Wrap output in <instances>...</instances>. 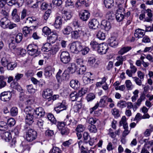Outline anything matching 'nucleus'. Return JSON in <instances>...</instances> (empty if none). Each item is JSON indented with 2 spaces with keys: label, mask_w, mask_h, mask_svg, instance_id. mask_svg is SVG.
<instances>
[{
  "label": "nucleus",
  "mask_w": 153,
  "mask_h": 153,
  "mask_svg": "<svg viewBox=\"0 0 153 153\" xmlns=\"http://www.w3.org/2000/svg\"><path fill=\"white\" fill-rule=\"evenodd\" d=\"M92 75V74L90 72L86 73L84 74L82 77V80L83 83L84 85H87L90 83L91 80V76Z\"/></svg>",
  "instance_id": "16"
},
{
  "label": "nucleus",
  "mask_w": 153,
  "mask_h": 153,
  "mask_svg": "<svg viewBox=\"0 0 153 153\" xmlns=\"http://www.w3.org/2000/svg\"><path fill=\"white\" fill-rule=\"evenodd\" d=\"M101 27L105 30L108 31L111 27V25L110 22L105 20L101 22Z\"/></svg>",
  "instance_id": "23"
},
{
  "label": "nucleus",
  "mask_w": 153,
  "mask_h": 153,
  "mask_svg": "<svg viewBox=\"0 0 153 153\" xmlns=\"http://www.w3.org/2000/svg\"><path fill=\"white\" fill-rule=\"evenodd\" d=\"M10 113L13 116H16L18 113V109L15 107H12L10 110Z\"/></svg>",
  "instance_id": "59"
},
{
  "label": "nucleus",
  "mask_w": 153,
  "mask_h": 153,
  "mask_svg": "<svg viewBox=\"0 0 153 153\" xmlns=\"http://www.w3.org/2000/svg\"><path fill=\"white\" fill-rule=\"evenodd\" d=\"M22 39V34L19 33L16 36L15 38V41L17 43H19L21 41Z\"/></svg>",
  "instance_id": "58"
},
{
  "label": "nucleus",
  "mask_w": 153,
  "mask_h": 153,
  "mask_svg": "<svg viewBox=\"0 0 153 153\" xmlns=\"http://www.w3.org/2000/svg\"><path fill=\"white\" fill-rule=\"evenodd\" d=\"M81 42L76 41L72 42L70 45V49L71 52L77 53L79 52Z\"/></svg>",
  "instance_id": "10"
},
{
  "label": "nucleus",
  "mask_w": 153,
  "mask_h": 153,
  "mask_svg": "<svg viewBox=\"0 0 153 153\" xmlns=\"http://www.w3.org/2000/svg\"><path fill=\"white\" fill-rule=\"evenodd\" d=\"M49 42L44 44L42 48V50L43 52H48L52 49V45Z\"/></svg>",
  "instance_id": "32"
},
{
  "label": "nucleus",
  "mask_w": 153,
  "mask_h": 153,
  "mask_svg": "<svg viewBox=\"0 0 153 153\" xmlns=\"http://www.w3.org/2000/svg\"><path fill=\"white\" fill-rule=\"evenodd\" d=\"M66 125V124L65 123V120L63 122H58L56 124L57 127L60 131L65 127Z\"/></svg>",
  "instance_id": "51"
},
{
  "label": "nucleus",
  "mask_w": 153,
  "mask_h": 153,
  "mask_svg": "<svg viewBox=\"0 0 153 153\" xmlns=\"http://www.w3.org/2000/svg\"><path fill=\"white\" fill-rule=\"evenodd\" d=\"M70 77L68 71L65 70L61 76V81L62 80H68Z\"/></svg>",
  "instance_id": "47"
},
{
  "label": "nucleus",
  "mask_w": 153,
  "mask_h": 153,
  "mask_svg": "<svg viewBox=\"0 0 153 153\" xmlns=\"http://www.w3.org/2000/svg\"><path fill=\"white\" fill-rule=\"evenodd\" d=\"M7 4L8 5L10 6H12L13 5L16 4L19 7L21 6L22 5V3L20 4L17 2L16 0H7Z\"/></svg>",
  "instance_id": "43"
},
{
  "label": "nucleus",
  "mask_w": 153,
  "mask_h": 153,
  "mask_svg": "<svg viewBox=\"0 0 153 153\" xmlns=\"http://www.w3.org/2000/svg\"><path fill=\"white\" fill-rule=\"evenodd\" d=\"M79 16L82 20L83 21H86L89 19L90 14L88 11L84 10L80 13Z\"/></svg>",
  "instance_id": "22"
},
{
  "label": "nucleus",
  "mask_w": 153,
  "mask_h": 153,
  "mask_svg": "<svg viewBox=\"0 0 153 153\" xmlns=\"http://www.w3.org/2000/svg\"><path fill=\"white\" fill-rule=\"evenodd\" d=\"M17 65V64L16 63L10 61L5 67L6 68L7 70L12 71L16 67Z\"/></svg>",
  "instance_id": "35"
},
{
  "label": "nucleus",
  "mask_w": 153,
  "mask_h": 153,
  "mask_svg": "<svg viewBox=\"0 0 153 153\" xmlns=\"http://www.w3.org/2000/svg\"><path fill=\"white\" fill-rule=\"evenodd\" d=\"M60 58L61 62L64 64L68 63L71 60L70 54L67 51H64L61 53Z\"/></svg>",
  "instance_id": "8"
},
{
  "label": "nucleus",
  "mask_w": 153,
  "mask_h": 153,
  "mask_svg": "<svg viewBox=\"0 0 153 153\" xmlns=\"http://www.w3.org/2000/svg\"><path fill=\"white\" fill-rule=\"evenodd\" d=\"M110 45L114 47L117 46L118 44V42L115 37H111L110 38L108 41Z\"/></svg>",
  "instance_id": "33"
},
{
  "label": "nucleus",
  "mask_w": 153,
  "mask_h": 153,
  "mask_svg": "<svg viewBox=\"0 0 153 153\" xmlns=\"http://www.w3.org/2000/svg\"><path fill=\"white\" fill-rule=\"evenodd\" d=\"M131 49V47L130 46L124 47L122 48L118 52L119 55H122L128 52Z\"/></svg>",
  "instance_id": "36"
},
{
  "label": "nucleus",
  "mask_w": 153,
  "mask_h": 153,
  "mask_svg": "<svg viewBox=\"0 0 153 153\" xmlns=\"http://www.w3.org/2000/svg\"><path fill=\"white\" fill-rule=\"evenodd\" d=\"M99 122L98 119L93 117L89 118L88 120V123L91 124V125H94L96 123H98Z\"/></svg>",
  "instance_id": "55"
},
{
  "label": "nucleus",
  "mask_w": 153,
  "mask_h": 153,
  "mask_svg": "<svg viewBox=\"0 0 153 153\" xmlns=\"http://www.w3.org/2000/svg\"><path fill=\"white\" fill-rule=\"evenodd\" d=\"M95 97V95L93 93H90L88 94L86 97V99L88 102L92 101Z\"/></svg>",
  "instance_id": "64"
},
{
  "label": "nucleus",
  "mask_w": 153,
  "mask_h": 153,
  "mask_svg": "<svg viewBox=\"0 0 153 153\" xmlns=\"http://www.w3.org/2000/svg\"><path fill=\"white\" fill-rule=\"evenodd\" d=\"M42 31L43 33L47 35H49L51 33V30L47 27H44Z\"/></svg>",
  "instance_id": "61"
},
{
  "label": "nucleus",
  "mask_w": 153,
  "mask_h": 153,
  "mask_svg": "<svg viewBox=\"0 0 153 153\" xmlns=\"http://www.w3.org/2000/svg\"><path fill=\"white\" fill-rule=\"evenodd\" d=\"M78 94L75 91L72 92L70 95V99L72 101L76 100L79 97Z\"/></svg>",
  "instance_id": "50"
},
{
  "label": "nucleus",
  "mask_w": 153,
  "mask_h": 153,
  "mask_svg": "<svg viewBox=\"0 0 153 153\" xmlns=\"http://www.w3.org/2000/svg\"><path fill=\"white\" fill-rule=\"evenodd\" d=\"M10 62L9 59L6 56L2 57L0 61L2 65L5 67Z\"/></svg>",
  "instance_id": "41"
},
{
  "label": "nucleus",
  "mask_w": 153,
  "mask_h": 153,
  "mask_svg": "<svg viewBox=\"0 0 153 153\" xmlns=\"http://www.w3.org/2000/svg\"><path fill=\"white\" fill-rule=\"evenodd\" d=\"M83 32H84L80 28L72 31L71 33V37L73 39H77L80 37L82 33H83Z\"/></svg>",
  "instance_id": "18"
},
{
  "label": "nucleus",
  "mask_w": 153,
  "mask_h": 153,
  "mask_svg": "<svg viewBox=\"0 0 153 153\" xmlns=\"http://www.w3.org/2000/svg\"><path fill=\"white\" fill-rule=\"evenodd\" d=\"M88 129L91 133H95L97 132V130L96 126L94 125H90L88 127Z\"/></svg>",
  "instance_id": "52"
},
{
  "label": "nucleus",
  "mask_w": 153,
  "mask_h": 153,
  "mask_svg": "<svg viewBox=\"0 0 153 153\" xmlns=\"http://www.w3.org/2000/svg\"><path fill=\"white\" fill-rule=\"evenodd\" d=\"M116 59L117 61L115 63V65L116 66H118L122 65L123 62L126 60V56L119 55L117 57Z\"/></svg>",
  "instance_id": "24"
},
{
  "label": "nucleus",
  "mask_w": 153,
  "mask_h": 153,
  "mask_svg": "<svg viewBox=\"0 0 153 153\" xmlns=\"http://www.w3.org/2000/svg\"><path fill=\"white\" fill-rule=\"evenodd\" d=\"M72 31V27L69 25H68L64 27L62 30L63 33L65 35H69Z\"/></svg>",
  "instance_id": "34"
},
{
  "label": "nucleus",
  "mask_w": 153,
  "mask_h": 153,
  "mask_svg": "<svg viewBox=\"0 0 153 153\" xmlns=\"http://www.w3.org/2000/svg\"><path fill=\"white\" fill-rule=\"evenodd\" d=\"M2 138L6 142H9L11 138V133L8 131L3 133L1 134Z\"/></svg>",
  "instance_id": "30"
},
{
  "label": "nucleus",
  "mask_w": 153,
  "mask_h": 153,
  "mask_svg": "<svg viewBox=\"0 0 153 153\" xmlns=\"http://www.w3.org/2000/svg\"><path fill=\"white\" fill-rule=\"evenodd\" d=\"M38 46L34 44H30L27 47V53L31 56L38 55L39 54V53L38 51Z\"/></svg>",
  "instance_id": "6"
},
{
  "label": "nucleus",
  "mask_w": 153,
  "mask_h": 153,
  "mask_svg": "<svg viewBox=\"0 0 153 153\" xmlns=\"http://www.w3.org/2000/svg\"><path fill=\"white\" fill-rule=\"evenodd\" d=\"M47 117L48 120H50L51 123L54 124H56V120L52 114L48 113V114Z\"/></svg>",
  "instance_id": "45"
},
{
  "label": "nucleus",
  "mask_w": 153,
  "mask_h": 153,
  "mask_svg": "<svg viewBox=\"0 0 153 153\" xmlns=\"http://www.w3.org/2000/svg\"><path fill=\"white\" fill-rule=\"evenodd\" d=\"M132 78L134 79V81L137 85L139 86H141L142 85V81L143 80L136 76L132 77Z\"/></svg>",
  "instance_id": "62"
},
{
  "label": "nucleus",
  "mask_w": 153,
  "mask_h": 153,
  "mask_svg": "<svg viewBox=\"0 0 153 153\" xmlns=\"http://www.w3.org/2000/svg\"><path fill=\"white\" fill-rule=\"evenodd\" d=\"M70 85L74 89H78L80 86V84L78 81L77 80L73 79L70 82Z\"/></svg>",
  "instance_id": "31"
},
{
  "label": "nucleus",
  "mask_w": 153,
  "mask_h": 153,
  "mask_svg": "<svg viewBox=\"0 0 153 153\" xmlns=\"http://www.w3.org/2000/svg\"><path fill=\"white\" fill-rule=\"evenodd\" d=\"M16 123L15 120L13 118H10L7 120V123L10 126H13Z\"/></svg>",
  "instance_id": "63"
},
{
  "label": "nucleus",
  "mask_w": 153,
  "mask_h": 153,
  "mask_svg": "<svg viewBox=\"0 0 153 153\" xmlns=\"http://www.w3.org/2000/svg\"><path fill=\"white\" fill-rule=\"evenodd\" d=\"M62 151L59 148L53 146L52 149L50 150V153H61Z\"/></svg>",
  "instance_id": "57"
},
{
  "label": "nucleus",
  "mask_w": 153,
  "mask_h": 153,
  "mask_svg": "<svg viewBox=\"0 0 153 153\" xmlns=\"http://www.w3.org/2000/svg\"><path fill=\"white\" fill-rule=\"evenodd\" d=\"M126 101L123 100L119 101L117 103V106L120 108L122 109L126 106Z\"/></svg>",
  "instance_id": "49"
},
{
  "label": "nucleus",
  "mask_w": 153,
  "mask_h": 153,
  "mask_svg": "<svg viewBox=\"0 0 153 153\" xmlns=\"http://www.w3.org/2000/svg\"><path fill=\"white\" fill-rule=\"evenodd\" d=\"M54 69L52 67L49 66L46 68L45 71V75L46 78L50 77L52 75V71H54Z\"/></svg>",
  "instance_id": "28"
},
{
  "label": "nucleus",
  "mask_w": 153,
  "mask_h": 153,
  "mask_svg": "<svg viewBox=\"0 0 153 153\" xmlns=\"http://www.w3.org/2000/svg\"><path fill=\"white\" fill-rule=\"evenodd\" d=\"M25 111L26 114L25 117V122L26 124L30 125L33 123L34 119L36 118L35 116L33 114L31 110L30 109L29 111L27 112L25 110Z\"/></svg>",
  "instance_id": "7"
},
{
  "label": "nucleus",
  "mask_w": 153,
  "mask_h": 153,
  "mask_svg": "<svg viewBox=\"0 0 153 153\" xmlns=\"http://www.w3.org/2000/svg\"><path fill=\"white\" fill-rule=\"evenodd\" d=\"M5 78L3 75L0 76V88L4 87L6 85V82L4 81Z\"/></svg>",
  "instance_id": "54"
},
{
  "label": "nucleus",
  "mask_w": 153,
  "mask_h": 153,
  "mask_svg": "<svg viewBox=\"0 0 153 153\" xmlns=\"http://www.w3.org/2000/svg\"><path fill=\"white\" fill-rule=\"evenodd\" d=\"M85 129V127L84 125L79 124L77 126L76 129V131L77 132H82Z\"/></svg>",
  "instance_id": "60"
},
{
  "label": "nucleus",
  "mask_w": 153,
  "mask_h": 153,
  "mask_svg": "<svg viewBox=\"0 0 153 153\" xmlns=\"http://www.w3.org/2000/svg\"><path fill=\"white\" fill-rule=\"evenodd\" d=\"M111 113L115 118H117L120 116V111L117 108H114L112 109Z\"/></svg>",
  "instance_id": "53"
},
{
  "label": "nucleus",
  "mask_w": 153,
  "mask_h": 153,
  "mask_svg": "<svg viewBox=\"0 0 153 153\" xmlns=\"http://www.w3.org/2000/svg\"><path fill=\"white\" fill-rule=\"evenodd\" d=\"M36 26H33L30 27L27 26L24 27L23 28V33L25 36H27L28 34L32 32V30L35 29Z\"/></svg>",
  "instance_id": "25"
},
{
  "label": "nucleus",
  "mask_w": 153,
  "mask_h": 153,
  "mask_svg": "<svg viewBox=\"0 0 153 153\" xmlns=\"http://www.w3.org/2000/svg\"><path fill=\"white\" fill-rule=\"evenodd\" d=\"M10 86L12 88L16 89L19 91L22 90L20 86L17 82L15 81L14 80L11 83Z\"/></svg>",
  "instance_id": "39"
},
{
  "label": "nucleus",
  "mask_w": 153,
  "mask_h": 153,
  "mask_svg": "<svg viewBox=\"0 0 153 153\" xmlns=\"http://www.w3.org/2000/svg\"><path fill=\"white\" fill-rule=\"evenodd\" d=\"M65 123L67 125L70 126L71 127H74L77 124V121L74 119L70 117L68 115L66 116L64 120Z\"/></svg>",
  "instance_id": "14"
},
{
  "label": "nucleus",
  "mask_w": 153,
  "mask_h": 153,
  "mask_svg": "<svg viewBox=\"0 0 153 153\" xmlns=\"http://www.w3.org/2000/svg\"><path fill=\"white\" fill-rule=\"evenodd\" d=\"M62 22V19L61 17L57 16L55 18L54 26L56 29H59L61 27Z\"/></svg>",
  "instance_id": "21"
},
{
  "label": "nucleus",
  "mask_w": 153,
  "mask_h": 153,
  "mask_svg": "<svg viewBox=\"0 0 153 153\" xmlns=\"http://www.w3.org/2000/svg\"><path fill=\"white\" fill-rule=\"evenodd\" d=\"M10 11V8L7 6L0 8V13L5 17L8 16Z\"/></svg>",
  "instance_id": "27"
},
{
  "label": "nucleus",
  "mask_w": 153,
  "mask_h": 153,
  "mask_svg": "<svg viewBox=\"0 0 153 153\" xmlns=\"http://www.w3.org/2000/svg\"><path fill=\"white\" fill-rule=\"evenodd\" d=\"M0 25L3 28L11 29L17 26L16 24L11 22L7 17L2 18L0 20Z\"/></svg>",
  "instance_id": "4"
},
{
  "label": "nucleus",
  "mask_w": 153,
  "mask_h": 153,
  "mask_svg": "<svg viewBox=\"0 0 153 153\" xmlns=\"http://www.w3.org/2000/svg\"><path fill=\"white\" fill-rule=\"evenodd\" d=\"M126 87L128 90H131L134 88V85L130 80H126L125 82Z\"/></svg>",
  "instance_id": "44"
},
{
  "label": "nucleus",
  "mask_w": 153,
  "mask_h": 153,
  "mask_svg": "<svg viewBox=\"0 0 153 153\" xmlns=\"http://www.w3.org/2000/svg\"><path fill=\"white\" fill-rule=\"evenodd\" d=\"M90 45L92 49L94 50L98 51L100 46V44L95 41H92L90 43Z\"/></svg>",
  "instance_id": "42"
},
{
  "label": "nucleus",
  "mask_w": 153,
  "mask_h": 153,
  "mask_svg": "<svg viewBox=\"0 0 153 153\" xmlns=\"http://www.w3.org/2000/svg\"><path fill=\"white\" fill-rule=\"evenodd\" d=\"M152 10L148 9L141 11V13L139 16V19L140 20H143L144 22H150L152 20Z\"/></svg>",
  "instance_id": "3"
},
{
  "label": "nucleus",
  "mask_w": 153,
  "mask_h": 153,
  "mask_svg": "<svg viewBox=\"0 0 153 153\" xmlns=\"http://www.w3.org/2000/svg\"><path fill=\"white\" fill-rule=\"evenodd\" d=\"M67 108V105L65 100L62 101L61 102L57 103L54 107V110L57 113H59L61 111L65 110Z\"/></svg>",
  "instance_id": "11"
},
{
  "label": "nucleus",
  "mask_w": 153,
  "mask_h": 153,
  "mask_svg": "<svg viewBox=\"0 0 153 153\" xmlns=\"http://www.w3.org/2000/svg\"><path fill=\"white\" fill-rule=\"evenodd\" d=\"M130 69L126 71V74L129 77H132L133 75L137 71V68L132 63L130 64Z\"/></svg>",
  "instance_id": "17"
},
{
  "label": "nucleus",
  "mask_w": 153,
  "mask_h": 153,
  "mask_svg": "<svg viewBox=\"0 0 153 153\" xmlns=\"http://www.w3.org/2000/svg\"><path fill=\"white\" fill-rule=\"evenodd\" d=\"M58 38V36L56 33L52 34L47 37V42L51 43H53L55 42Z\"/></svg>",
  "instance_id": "29"
},
{
  "label": "nucleus",
  "mask_w": 153,
  "mask_h": 153,
  "mask_svg": "<svg viewBox=\"0 0 153 153\" xmlns=\"http://www.w3.org/2000/svg\"><path fill=\"white\" fill-rule=\"evenodd\" d=\"M19 100L21 101H24L26 105H30L33 101L32 98L28 96L23 93H21L19 94Z\"/></svg>",
  "instance_id": "9"
},
{
  "label": "nucleus",
  "mask_w": 153,
  "mask_h": 153,
  "mask_svg": "<svg viewBox=\"0 0 153 153\" xmlns=\"http://www.w3.org/2000/svg\"><path fill=\"white\" fill-rule=\"evenodd\" d=\"M125 3L123 1H121V3H118V9L117 10V13L116 14V20L118 22L122 21L124 17L125 10L124 8Z\"/></svg>",
  "instance_id": "1"
},
{
  "label": "nucleus",
  "mask_w": 153,
  "mask_h": 153,
  "mask_svg": "<svg viewBox=\"0 0 153 153\" xmlns=\"http://www.w3.org/2000/svg\"><path fill=\"white\" fill-rule=\"evenodd\" d=\"M146 98L145 95L144 94H142L141 95L140 97L138 99L136 102V104L138 106H140L142 101L144 100Z\"/></svg>",
  "instance_id": "56"
},
{
  "label": "nucleus",
  "mask_w": 153,
  "mask_h": 153,
  "mask_svg": "<svg viewBox=\"0 0 153 153\" xmlns=\"http://www.w3.org/2000/svg\"><path fill=\"white\" fill-rule=\"evenodd\" d=\"M52 95V91L50 89H45L42 93V96L44 98L48 100V101L51 100V98Z\"/></svg>",
  "instance_id": "19"
},
{
  "label": "nucleus",
  "mask_w": 153,
  "mask_h": 153,
  "mask_svg": "<svg viewBox=\"0 0 153 153\" xmlns=\"http://www.w3.org/2000/svg\"><path fill=\"white\" fill-rule=\"evenodd\" d=\"M108 45L105 44H100V46L97 51L98 53L100 54H105L108 49Z\"/></svg>",
  "instance_id": "15"
},
{
  "label": "nucleus",
  "mask_w": 153,
  "mask_h": 153,
  "mask_svg": "<svg viewBox=\"0 0 153 153\" xmlns=\"http://www.w3.org/2000/svg\"><path fill=\"white\" fill-rule=\"evenodd\" d=\"M24 129L26 131V139L28 142H31L36 139L37 136L36 131L34 129L25 126Z\"/></svg>",
  "instance_id": "2"
},
{
  "label": "nucleus",
  "mask_w": 153,
  "mask_h": 153,
  "mask_svg": "<svg viewBox=\"0 0 153 153\" xmlns=\"http://www.w3.org/2000/svg\"><path fill=\"white\" fill-rule=\"evenodd\" d=\"M97 38L101 40H104L105 38V34L101 31H99L96 35Z\"/></svg>",
  "instance_id": "48"
},
{
  "label": "nucleus",
  "mask_w": 153,
  "mask_h": 153,
  "mask_svg": "<svg viewBox=\"0 0 153 153\" xmlns=\"http://www.w3.org/2000/svg\"><path fill=\"white\" fill-rule=\"evenodd\" d=\"M110 97H108L106 96L102 97L99 102H97L100 107H104L108 105V102H110Z\"/></svg>",
  "instance_id": "13"
},
{
  "label": "nucleus",
  "mask_w": 153,
  "mask_h": 153,
  "mask_svg": "<svg viewBox=\"0 0 153 153\" xmlns=\"http://www.w3.org/2000/svg\"><path fill=\"white\" fill-rule=\"evenodd\" d=\"M145 34V30L139 28L136 29L134 33V36L138 38L142 37Z\"/></svg>",
  "instance_id": "26"
},
{
  "label": "nucleus",
  "mask_w": 153,
  "mask_h": 153,
  "mask_svg": "<svg viewBox=\"0 0 153 153\" xmlns=\"http://www.w3.org/2000/svg\"><path fill=\"white\" fill-rule=\"evenodd\" d=\"M7 129V123L4 121H0V130L5 131Z\"/></svg>",
  "instance_id": "46"
},
{
  "label": "nucleus",
  "mask_w": 153,
  "mask_h": 153,
  "mask_svg": "<svg viewBox=\"0 0 153 153\" xmlns=\"http://www.w3.org/2000/svg\"><path fill=\"white\" fill-rule=\"evenodd\" d=\"M30 109L32 111V112L35 116L36 118L42 117L45 115V111L42 107H39L34 109L32 108L30 106H27L25 108V111L27 112L29 111Z\"/></svg>",
  "instance_id": "5"
},
{
  "label": "nucleus",
  "mask_w": 153,
  "mask_h": 153,
  "mask_svg": "<svg viewBox=\"0 0 153 153\" xmlns=\"http://www.w3.org/2000/svg\"><path fill=\"white\" fill-rule=\"evenodd\" d=\"M104 3L105 7L108 8H111L114 5L113 0H104Z\"/></svg>",
  "instance_id": "40"
},
{
  "label": "nucleus",
  "mask_w": 153,
  "mask_h": 153,
  "mask_svg": "<svg viewBox=\"0 0 153 153\" xmlns=\"http://www.w3.org/2000/svg\"><path fill=\"white\" fill-rule=\"evenodd\" d=\"M80 46L81 48L79 51L81 52L82 54L83 55L87 54L89 51V48L87 47H83L81 43Z\"/></svg>",
  "instance_id": "37"
},
{
  "label": "nucleus",
  "mask_w": 153,
  "mask_h": 153,
  "mask_svg": "<svg viewBox=\"0 0 153 153\" xmlns=\"http://www.w3.org/2000/svg\"><path fill=\"white\" fill-rule=\"evenodd\" d=\"M12 97V94L10 91H4L1 93L0 95V99L4 102L9 101Z\"/></svg>",
  "instance_id": "12"
},
{
  "label": "nucleus",
  "mask_w": 153,
  "mask_h": 153,
  "mask_svg": "<svg viewBox=\"0 0 153 153\" xmlns=\"http://www.w3.org/2000/svg\"><path fill=\"white\" fill-rule=\"evenodd\" d=\"M62 16L65 20H68L71 18L72 15L70 12L64 10L62 13Z\"/></svg>",
  "instance_id": "38"
},
{
  "label": "nucleus",
  "mask_w": 153,
  "mask_h": 153,
  "mask_svg": "<svg viewBox=\"0 0 153 153\" xmlns=\"http://www.w3.org/2000/svg\"><path fill=\"white\" fill-rule=\"evenodd\" d=\"M99 25V22L95 19H93L88 23V26L90 29H96Z\"/></svg>",
  "instance_id": "20"
}]
</instances>
